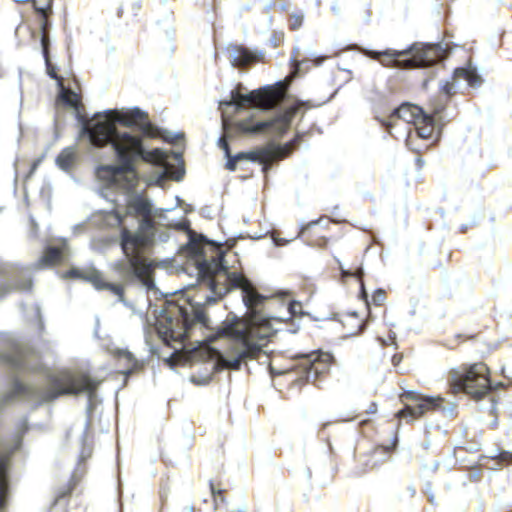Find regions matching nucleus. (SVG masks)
<instances>
[{
  "label": "nucleus",
  "instance_id": "1",
  "mask_svg": "<svg viewBox=\"0 0 512 512\" xmlns=\"http://www.w3.org/2000/svg\"><path fill=\"white\" fill-rule=\"evenodd\" d=\"M223 258V252L217 248L210 260L200 261L199 281L218 297L225 296L232 289H240L247 312L242 318L228 315L206 341L212 343L219 338L228 339L230 344L224 353L216 352L217 366L239 370L243 362L260 356L275 330L270 320L260 312L267 297L260 294L243 273L230 272L224 266Z\"/></svg>",
  "mask_w": 512,
  "mask_h": 512
},
{
  "label": "nucleus",
  "instance_id": "2",
  "mask_svg": "<svg viewBox=\"0 0 512 512\" xmlns=\"http://www.w3.org/2000/svg\"><path fill=\"white\" fill-rule=\"evenodd\" d=\"M84 131L92 145L103 148L111 145L117 165H102L97 168V176L109 185L127 193L133 192L138 185L137 163L139 161L164 167L168 170V155L160 148L147 150L142 137L126 131H119L109 120H97L85 123Z\"/></svg>",
  "mask_w": 512,
  "mask_h": 512
},
{
  "label": "nucleus",
  "instance_id": "3",
  "mask_svg": "<svg viewBox=\"0 0 512 512\" xmlns=\"http://www.w3.org/2000/svg\"><path fill=\"white\" fill-rule=\"evenodd\" d=\"M106 219H113L120 227V246L134 275L144 284L152 283L153 271L145 249L153 243L156 221L150 200L143 195H135L126 202V214L113 209L106 213Z\"/></svg>",
  "mask_w": 512,
  "mask_h": 512
},
{
  "label": "nucleus",
  "instance_id": "4",
  "mask_svg": "<svg viewBox=\"0 0 512 512\" xmlns=\"http://www.w3.org/2000/svg\"><path fill=\"white\" fill-rule=\"evenodd\" d=\"M50 387L36 394L33 389L24 385L20 381H15L13 390L5 394L0 400V408L6 406L16 397L37 396L41 403H48L56 400L61 396L79 395L82 393L93 396L100 384L99 381L91 378L84 372L62 371L57 375L49 377Z\"/></svg>",
  "mask_w": 512,
  "mask_h": 512
},
{
  "label": "nucleus",
  "instance_id": "5",
  "mask_svg": "<svg viewBox=\"0 0 512 512\" xmlns=\"http://www.w3.org/2000/svg\"><path fill=\"white\" fill-rule=\"evenodd\" d=\"M401 123L406 126L407 147L419 155L425 152L430 147L429 142L434 135L433 117L424 113L422 108L417 105L403 103L393 110L383 125L393 135L391 130Z\"/></svg>",
  "mask_w": 512,
  "mask_h": 512
},
{
  "label": "nucleus",
  "instance_id": "6",
  "mask_svg": "<svg viewBox=\"0 0 512 512\" xmlns=\"http://www.w3.org/2000/svg\"><path fill=\"white\" fill-rule=\"evenodd\" d=\"M208 320L203 310L195 309L189 303L180 305L176 302H166L157 318L156 329L160 338L168 345L170 341L183 343L190 338L195 324L208 327Z\"/></svg>",
  "mask_w": 512,
  "mask_h": 512
},
{
  "label": "nucleus",
  "instance_id": "7",
  "mask_svg": "<svg viewBox=\"0 0 512 512\" xmlns=\"http://www.w3.org/2000/svg\"><path fill=\"white\" fill-rule=\"evenodd\" d=\"M301 62H293V70L285 79L271 85H266L252 90L247 94H242L238 90L231 92L229 101L221 102V105L236 106L241 108H257L268 111L279 107L286 99L289 87L292 81L298 76Z\"/></svg>",
  "mask_w": 512,
  "mask_h": 512
},
{
  "label": "nucleus",
  "instance_id": "8",
  "mask_svg": "<svg viewBox=\"0 0 512 512\" xmlns=\"http://www.w3.org/2000/svg\"><path fill=\"white\" fill-rule=\"evenodd\" d=\"M367 55L387 68L414 69L437 63L441 58V50L438 45L414 44L404 50L368 51Z\"/></svg>",
  "mask_w": 512,
  "mask_h": 512
},
{
  "label": "nucleus",
  "instance_id": "9",
  "mask_svg": "<svg viewBox=\"0 0 512 512\" xmlns=\"http://www.w3.org/2000/svg\"><path fill=\"white\" fill-rule=\"evenodd\" d=\"M447 382L451 394L464 393L474 400L484 398L492 390L490 370L483 362L452 368Z\"/></svg>",
  "mask_w": 512,
  "mask_h": 512
},
{
  "label": "nucleus",
  "instance_id": "10",
  "mask_svg": "<svg viewBox=\"0 0 512 512\" xmlns=\"http://www.w3.org/2000/svg\"><path fill=\"white\" fill-rule=\"evenodd\" d=\"M314 106L310 101L297 100L283 112L266 121H255L253 116L241 119L235 123V127L242 133L260 134L268 130L282 136L290 129L291 123L296 114L304 110H309Z\"/></svg>",
  "mask_w": 512,
  "mask_h": 512
},
{
  "label": "nucleus",
  "instance_id": "11",
  "mask_svg": "<svg viewBox=\"0 0 512 512\" xmlns=\"http://www.w3.org/2000/svg\"><path fill=\"white\" fill-rule=\"evenodd\" d=\"M297 144L298 137H295L293 140L284 145H275L273 143H269L252 151L240 152L234 155V157L237 159V161L249 160L252 162L260 163L264 166V171H266L274 161L288 157L294 151Z\"/></svg>",
  "mask_w": 512,
  "mask_h": 512
},
{
  "label": "nucleus",
  "instance_id": "12",
  "mask_svg": "<svg viewBox=\"0 0 512 512\" xmlns=\"http://www.w3.org/2000/svg\"><path fill=\"white\" fill-rule=\"evenodd\" d=\"M32 5L34 11L40 21V30H41V46H42V54L45 60L46 72L52 79L57 81L59 87L63 86L64 79L62 76L58 75L56 71V67L52 64L50 60V38H49V29H50V21L49 17L52 14V0H47L45 5H39L37 0H32Z\"/></svg>",
  "mask_w": 512,
  "mask_h": 512
},
{
  "label": "nucleus",
  "instance_id": "13",
  "mask_svg": "<svg viewBox=\"0 0 512 512\" xmlns=\"http://www.w3.org/2000/svg\"><path fill=\"white\" fill-rule=\"evenodd\" d=\"M331 365V354L313 352L300 358L299 368L305 374V381L314 383L329 373Z\"/></svg>",
  "mask_w": 512,
  "mask_h": 512
},
{
  "label": "nucleus",
  "instance_id": "14",
  "mask_svg": "<svg viewBox=\"0 0 512 512\" xmlns=\"http://www.w3.org/2000/svg\"><path fill=\"white\" fill-rule=\"evenodd\" d=\"M21 442V437H18L12 447L0 449V511L4 510L7 505L12 457L20 448Z\"/></svg>",
  "mask_w": 512,
  "mask_h": 512
},
{
  "label": "nucleus",
  "instance_id": "15",
  "mask_svg": "<svg viewBox=\"0 0 512 512\" xmlns=\"http://www.w3.org/2000/svg\"><path fill=\"white\" fill-rule=\"evenodd\" d=\"M148 118V114L139 108H133L127 111H108L105 114H96L92 120L86 123H93L97 120H109L116 126L119 123L125 127H139L142 120Z\"/></svg>",
  "mask_w": 512,
  "mask_h": 512
},
{
  "label": "nucleus",
  "instance_id": "16",
  "mask_svg": "<svg viewBox=\"0 0 512 512\" xmlns=\"http://www.w3.org/2000/svg\"><path fill=\"white\" fill-rule=\"evenodd\" d=\"M444 402L445 399H427L425 403L416 404L415 406L405 404L404 407L395 414V417L399 421L404 419L407 423H410L420 419L428 412L440 409Z\"/></svg>",
  "mask_w": 512,
  "mask_h": 512
},
{
  "label": "nucleus",
  "instance_id": "17",
  "mask_svg": "<svg viewBox=\"0 0 512 512\" xmlns=\"http://www.w3.org/2000/svg\"><path fill=\"white\" fill-rule=\"evenodd\" d=\"M327 232L328 223L326 225H322L321 220H317L311 221L303 226L298 236L302 241L310 246L323 248L328 242Z\"/></svg>",
  "mask_w": 512,
  "mask_h": 512
},
{
  "label": "nucleus",
  "instance_id": "18",
  "mask_svg": "<svg viewBox=\"0 0 512 512\" xmlns=\"http://www.w3.org/2000/svg\"><path fill=\"white\" fill-rule=\"evenodd\" d=\"M227 53L228 58L234 67H246L258 61L256 54L241 45L230 46Z\"/></svg>",
  "mask_w": 512,
  "mask_h": 512
},
{
  "label": "nucleus",
  "instance_id": "19",
  "mask_svg": "<svg viewBox=\"0 0 512 512\" xmlns=\"http://www.w3.org/2000/svg\"><path fill=\"white\" fill-rule=\"evenodd\" d=\"M67 252V245L63 243L60 246H48L38 261V267H51L63 262Z\"/></svg>",
  "mask_w": 512,
  "mask_h": 512
},
{
  "label": "nucleus",
  "instance_id": "20",
  "mask_svg": "<svg viewBox=\"0 0 512 512\" xmlns=\"http://www.w3.org/2000/svg\"><path fill=\"white\" fill-rule=\"evenodd\" d=\"M86 279L92 283V285L98 290H109L111 293L117 295L122 301L124 298V288L120 284H113L107 282L103 275L98 271H92L86 277Z\"/></svg>",
  "mask_w": 512,
  "mask_h": 512
},
{
  "label": "nucleus",
  "instance_id": "21",
  "mask_svg": "<svg viewBox=\"0 0 512 512\" xmlns=\"http://www.w3.org/2000/svg\"><path fill=\"white\" fill-rule=\"evenodd\" d=\"M341 323L349 335H357L361 333L365 327V321L356 312L345 314Z\"/></svg>",
  "mask_w": 512,
  "mask_h": 512
},
{
  "label": "nucleus",
  "instance_id": "22",
  "mask_svg": "<svg viewBox=\"0 0 512 512\" xmlns=\"http://www.w3.org/2000/svg\"><path fill=\"white\" fill-rule=\"evenodd\" d=\"M338 264H339V268L341 270V275L343 278L355 277L359 280L360 288H361V290H360L361 297L365 300L367 306H369L368 295L365 290V286H364V282H363V270H362L361 265H355L353 267H350L349 269H345L339 262H338Z\"/></svg>",
  "mask_w": 512,
  "mask_h": 512
},
{
  "label": "nucleus",
  "instance_id": "23",
  "mask_svg": "<svg viewBox=\"0 0 512 512\" xmlns=\"http://www.w3.org/2000/svg\"><path fill=\"white\" fill-rule=\"evenodd\" d=\"M116 357L119 363L123 365L122 373L131 374L138 368V361L131 352L118 350L116 352Z\"/></svg>",
  "mask_w": 512,
  "mask_h": 512
},
{
  "label": "nucleus",
  "instance_id": "24",
  "mask_svg": "<svg viewBox=\"0 0 512 512\" xmlns=\"http://www.w3.org/2000/svg\"><path fill=\"white\" fill-rule=\"evenodd\" d=\"M454 79H463L467 81L471 87H478L482 83V79L477 74L476 70L469 68H457L454 71Z\"/></svg>",
  "mask_w": 512,
  "mask_h": 512
},
{
  "label": "nucleus",
  "instance_id": "25",
  "mask_svg": "<svg viewBox=\"0 0 512 512\" xmlns=\"http://www.w3.org/2000/svg\"><path fill=\"white\" fill-rule=\"evenodd\" d=\"M59 88L61 90L59 98L64 104L74 109H78L81 106V97L79 94L69 88H65L64 85Z\"/></svg>",
  "mask_w": 512,
  "mask_h": 512
},
{
  "label": "nucleus",
  "instance_id": "26",
  "mask_svg": "<svg viewBox=\"0 0 512 512\" xmlns=\"http://www.w3.org/2000/svg\"><path fill=\"white\" fill-rule=\"evenodd\" d=\"M427 399H444V398L441 396H435V397L425 396V395H422L418 392L411 391V390L403 391L402 393L399 394V400L404 405L407 404L408 401L414 402L416 404H422V403H425V400H427Z\"/></svg>",
  "mask_w": 512,
  "mask_h": 512
},
{
  "label": "nucleus",
  "instance_id": "27",
  "mask_svg": "<svg viewBox=\"0 0 512 512\" xmlns=\"http://www.w3.org/2000/svg\"><path fill=\"white\" fill-rule=\"evenodd\" d=\"M138 129L141 132V134H138V135L142 137V140L144 138L156 139V138L161 137L160 129L157 126H155L153 123H151L148 118H145V120H142Z\"/></svg>",
  "mask_w": 512,
  "mask_h": 512
},
{
  "label": "nucleus",
  "instance_id": "28",
  "mask_svg": "<svg viewBox=\"0 0 512 512\" xmlns=\"http://www.w3.org/2000/svg\"><path fill=\"white\" fill-rule=\"evenodd\" d=\"M75 161V152L72 148L63 149L57 156L56 162L62 169H69Z\"/></svg>",
  "mask_w": 512,
  "mask_h": 512
},
{
  "label": "nucleus",
  "instance_id": "29",
  "mask_svg": "<svg viewBox=\"0 0 512 512\" xmlns=\"http://www.w3.org/2000/svg\"><path fill=\"white\" fill-rule=\"evenodd\" d=\"M209 487H210V491H211V494L213 497L214 506H215V508H217L220 503L225 502V495H226L227 490L222 488V484L220 481H218V482L210 481Z\"/></svg>",
  "mask_w": 512,
  "mask_h": 512
},
{
  "label": "nucleus",
  "instance_id": "30",
  "mask_svg": "<svg viewBox=\"0 0 512 512\" xmlns=\"http://www.w3.org/2000/svg\"><path fill=\"white\" fill-rule=\"evenodd\" d=\"M74 488L75 484L72 481H69L64 486L59 487L55 492L53 506L57 505L61 500L69 498Z\"/></svg>",
  "mask_w": 512,
  "mask_h": 512
},
{
  "label": "nucleus",
  "instance_id": "31",
  "mask_svg": "<svg viewBox=\"0 0 512 512\" xmlns=\"http://www.w3.org/2000/svg\"><path fill=\"white\" fill-rule=\"evenodd\" d=\"M304 22V15L302 13L291 14L288 18V27L291 31L298 30Z\"/></svg>",
  "mask_w": 512,
  "mask_h": 512
},
{
  "label": "nucleus",
  "instance_id": "32",
  "mask_svg": "<svg viewBox=\"0 0 512 512\" xmlns=\"http://www.w3.org/2000/svg\"><path fill=\"white\" fill-rule=\"evenodd\" d=\"M188 246L189 250L195 255H204L205 243L202 238L200 240L191 239Z\"/></svg>",
  "mask_w": 512,
  "mask_h": 512
},
{
  "label": "nucleus",
  "instance_id": "33",
  "mask_svg": "<svg viewBox=\"0 0 512 512\" xmlns=\"http://www.w3.org/2000/svg\"><path fill=\"white\" fill-rule=\"evenodd\" d=\"M2 358L6 363H8L16 368H21L23 365V355L19 351H16L14 353V355L11 357L2 356Z\"/></svg>",
  "mask_w": 512,
  "mask_h": 512
},
{
  "label": "nucleus",
  "instance_id": "34",
  "mask_svg": "<svg viewBox=\"0 0 512 512\" xmlns=\"http://www.w3.org/2000/svg\"><path fill=\"white\" fill-rule=\"evenodd\" d=\"M440 254H443L444 261H442L440 259H435L432 264L433 269L443 268L446 264L450 263V261L452 259L453 252L451 250H448L444 253L442 251H440Z\"/></svg>",
  "mask_w": 512,
  "mask_h": 512
},
{
  "label": "nucleus",
  "instance_id": "35",
  "mask_svg": "<svg viewBox=\"0 0 512 512\" xmlns=\"http://www.w3.org/2000/svg\"><path fill=\"white\" fill-rule=\"evenodd\" d=\"M387 298L386 292L383 289H377L372 294V303L375 306H382Z\"/></svg>",
  "mask_w": 512,
  "mask_h": 512
},
{
  "label": "nucleus",
  "instance_id": "36",
  "mask_svg": "<svg viewBox=\"0 0 512 512\" xmlns=\"http://www.w3.org/2000/svg\"><path fill=\"white\" fill-rule=\"evenodd\" d=\"M288 310L292 316H301L304 314L303 306L301 302L291 301L288 306Z\"/></svg>",
  "mask_w": 512,
  "mask_h": 512
},
{
  "label": "nucleus",
  "instance_id": "37",
  "mask_svg": "<svg viewBox=\"0 0 512 512\" xmlns=\"http://www.w3.org/2000/svg\"><path fill=\"white\" fill-rule=\"evenodd\" d=\"M457 80L458 79H454V75H453L451 81L445 82L442 89L446 95L452 96L456 93V81Z\"/></svg>",
  "mask_w": 512,
  "mask_h": 512
},
{
  "label": "nucleus",
  "instance_id": "38",
  "mask_svg": "<svg viewBox=\"0 0 512 512\" xmlns=\"http://www.w3.org/2000/svg\"><path fill=\"white\" fill-rule=\"evenodd\" d=\"M228 157V161L225 165L226 169H228L229 171H235L236 170V167H237V159L234 157V156H231V154L229 153V156Z\"/></svg>",
  "mask_w": 512,
  "mask_h": 512
},
{
  "label": "nucleus",
  "instance_id": "39",
  "mask_svg": "<svg viewBox=\"0 0 512 512\" xmlns=\"http://www.w3.org/2000/svg\"><path fill=\"white\" fill-rule=\"evenodd\" d=\"M219 145L225 151L226 156H229L230 147L225 137L220 138Z\"/></svg>",
  "mask_w": 512,
  "mask_h": 512
},
{
  "label": "nucleus",
  "instance_id": "40",
  "mask_svg": "<svg viewBox=\"0 0 512 512\" xmlns=\"http://www.w3.org/2000/svg\"><path fill=\"white\" fill-rule=\"evenodd\" d=\"M477 337V334H471V335H467V334H458L456 336V338H458L460 340V342H465V341H469V340H474L475 338Z\"/></svg>",
  "mask_w": 512,
  "mask_h": 512
},
{
  "label": "nucleus",
  "instance_id": "41",
  "mask_svg": "<svg viewBox=\"0 0 512 512\" xmlns=\"http://www.w3.org/2000/svg\"><path fill=\"white\" fill-rule=\"evenodd\" d=\"M378 406L376 402L372 401L368 405L367 409L365 410L366 414H375L377 412Z\"/></svg>",
  "mask_w": 512,
  "mask_h": 512
},
{
  "label": "nucleus",
  "instance_id": "42",
  "mask_svg": "<svg viewBox=\"0 0 512 512\" xmlns=\"http://www.w3.org/2000/svg\"><path fill=\"white\" fill-rule=\"evenodd\" d=\"M66 277L79 278L81 277V273L77 269H71L68 272H66Z\"/></svg>",
  "mask_w": 512,
  "mask_h": 512
},
{
  "label": "nucleus",
  "instance_id": "43",
  "mask_svg": "<svg viewBox=\"0 0 512 512\" xmlns=\"http://www.w3.org/2000/svg\"><path fill=\"white\" fill-rule=\"evenodd\" d=\"M501 458H502V460L510 462L512 460V454L505 452V453L501 454Z\"/></svg>",
  "mask_w": 512,
  "mask_h": 512
},
{
  "label": "nucleus",
  "instance_id": "44",
  "mask_svg": "<svg viewBox=\"0 0 512 512\" xmlns=\"http://www.w3.org/2000/svg\"><path fill=\"white\" fill-rule=\"evenodd\" d=\"M15 2H18V3H26V2H29L30 0H14Z\"/></svg>",
  "mask_w": 512,
  "mask_h": 512
},
{
  "label": "nucleus",
  "instance_id": "45",
  "mask_svg": "<svg viewBox=\"0 0 512 512\" xmlns=\"http://www.w3.org/2000/svg\"><path fill=\"white\" fill-rule=\"evenodd\" d=\"M366 423H368V420H367V419H363V420H361V422H360V424H361V425H364V424H366Z\"/></svg>",
  "mask_w": 512,
  "mask_h": 512
},
{
  "label": "nucleus",
  "instance_id": "46",
  "mask_svg": "<svg viewBox=\"0 0 512 512\" xmlns=\"http://www.w3.org/2000/svg\"><path fill=\"white\" fill-rule=\"evenodd\" d=\"M277 245H283L285 242L276 241Z\"/></svg>",
  "mask_w": 512,
  "mask_h": 512
},
{
  "label": "nucleus",
  "instance_id": "47",
  "mask_svg": "<svg viewBox=\"0 0 512 512\" xmlns=\"http://www.w3.org/2000/svg\"><path fill=\"white\" fill-rule=\"evenodd\" d=\"M205 349H206V353L210 354V350L208 348H205Z\"/></svg>",
  "mask_w": 512,
  "mask_h": 512
}]
</instances>
